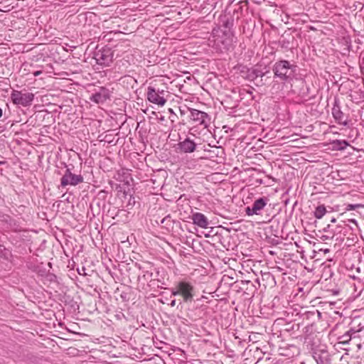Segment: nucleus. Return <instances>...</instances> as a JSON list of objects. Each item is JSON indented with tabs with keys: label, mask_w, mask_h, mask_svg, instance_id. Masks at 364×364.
<instances>
[{
	"label": "nucleus",
	"mask_w": 364,
	"mask_h": 364,
	"mask_svg": "<svg viewBox=\"0 0 364 364\" xmlns=\"http://www.w3.org/2000/svg\"><path fill=\"white\" fill-rule=\"evenodd\" d=\"M269 71L262 72V70L259 69H253L250 73H249V79L250 80H257L258 77H262L264 76Z\"/></svg>",
	"instance_id": "14"
},
{
	"label": "nucleus",
	"mask_w": 364,
	"mask_h": 364,
	"mask_svg": "<svg viewBox=\"0 0 364 364\" xmlns=\"http://www.w3.org/2000/svg\"><path fill=\"white\" fill-rule=\"evenodd\" d=\"M268 199L266 198H259L255 200L252 207L245 208V213L247 215H259L261 211L267 204Z\"/></svg>",
	"instance_id": "7"
},
{
	"label": "nucleus",
	"mask_w": 364,
	"mask_h": 364,
	"mask_svg": "<svg viewBox=\"0 0 364 364\" xmlns=\"http://www.w3.org/2000/svg\"><path fill=\"white\" fill-rule=\"evenodd\" d=\"M192 220L194 225L202 228H207L208 226V218L200 213H195L192 215Z\"/></svg>",
	"instance_id": "10"
},
{
	"label": "nucleus",
	"mask_w": 364,
	"mask_h": 364,
	"mask_svg": "<svg viewBox=\"0 0 364 364\" xmlns=\"http://www.w3.org/2000/svg\"><path fill=\"white\" fill-rule=\"evenodd\" d=\"M11 98L14 104L26 107L31 104L33 100L34 95L31 92H22L17 90H13L11 94Z\"/></svg>",
	"instance_id": "4"
},
{
	"label": "nucleus",
	"mask_w": 364,
	"mask_h": 364,
	"mask_svg": "<svg viewBox=\"0 0 364 364\" xmlns=\"http://www.w3.org/2000/svg\"><path fill=\"white\" fill-rule=\"evenodd\" d=\"M337 143L340 145V149H344L349 145L348 143L345 140H338L337 141Z\"/></svg>",
	"instance_id": "17"
},
{
	"label": "nucleus",
	"mask_w": 364,
	"mask_h": 364,
	"mask_svg": "<svg viewBox=\"0 0 364 364\" xmlns=\"http://www.w3.org/2000/svg\"><path fill=\"white\" fill-rule=\"evenodd\" d=\"M95 59L97 63L100 65L109 66L112 63V58L109 54H105L103 52L97 53Z\"/></svg>",
	"instance_id": "12"
},
{
	"label": "nucleus",
	"mask_w": 364,
	"mask_h": 364,
	"mask_svg": "<svg viewBox=\"0 0 364 364\" xmlns=\"http://www.w3.org/2000/svg\"><path fill=\"white\" fill-rule=\"evenodd\" d=\"M363 63H364V57H363Z\"/></svg>",
	"instance_id": "25"
},
{
	"label": "nucleus",
	"mask_w": 364,
	"mask_h": 364,
	"mask_svg": "<svg viewBox=\"0 0 364 364\" xmlns=\"http://www.w3.org/2000/svg\"><path fill=\"white\" fill-rule=\"evenodd\" d=\"M83 182V177L79 174H74L71 172L70 168L65 170V173L60 179V184L63 187L67 186H77Z\"/></svg>",
	"instance_id": "6"
},
{
	"label": "nucleus",
	"mask_w": 364,
	"mask_h": 364,
	"mask_svg": "<svg viewBox=\"0 0 364 364\" xmlns=\"http://www.w3.org/2000/svg\"><path fill=\"white\" fill-rule=\"evenodd\" d=\"M314 358L317 364H331V357L326 350H318L314 352Z\"/></svg>",
	"instance_id": "9"
},
{
	"label": "nucleus",
	"mask_w": 364,
	"mask_h": 364,
	"mask_svg": "<svg viewBox=\"0 0 364 364\" xmlns=\"http://www.w3.org/2000/svg\"><path fill=\"white\" fill-rule=\"evenodd\" d=\"M170 305H171L172 307H173V306L176 305V300H175V299L172 300V301H171V304H170Z\"/></svg>",
	"instance_id": "21"
},
{
	"label": "nucleus",
	"mask_w": 364,
	"mask_h": 364,
	"mask_svg": "<svg viewBox=\"0 0 364 364\" xmlns=\"http://www.w3.org/2000/svg\"><path fill=\"white\" fill-rule=\"evenodd\" d=\"M326 212V207L323 205H318L314 211V216L318 219H321L325 215Z\"/></svg>",
	"instance_id": "15"
},
{
	"label": "nucleus",
	"mask_w": 364,
	"mask_h": 364,
	"mask_svg": "<svg viewBox=\"0 0 364 364\" xmlns=\"http://www.w3.org/2000/svg\"><path fill=\"white\" fill-rule=\"evenodd\" d=\"M348 222H349V223H353V224L355 225V226H356V227L358 226V225H357V222H356V220H354V219L348 220Z\"/></svg>",
	"instance_id": "19"
},
{
	"label": "nucleus",
	"mask_w": 364,
	"mask_h": 364,
	"mask_svg": "<svg viewBox=\"0 0 364 364\" xmlns=\"http://www.w3.org/2000/svg\"><path fill=\"white\" fill-rule=\"evenodd\" d=\"M332 114H333V117H334V119H336V122H338V123L341 124H343V125H346L347 124V122L346 121H343V112L341 110L340 107L338 106H334L332 109Z\"/></svg>",
	"instance_id": "13"
},
{
	"label": "nucleus",
	"mask_w": 364,
	"mask_h": 364,
	"mask_svg": "<svg viewBox=\"0 0 364 364\" xmlns=\"http://www.w3.org/2000/svg\"><path fill=\"white\" fill-rule=\"evenodd\" d=\"M2 114H3V112H2L1 108L0 107V118L2 117Z\"/></svg>",
	"instance_id": "22"
},
{
	"label": "nucleus",
	"mask_w": 364,
	"mask_h": 364,
	"mask_svg": "<svg viewBox=\"0 0 364 364\" xmlns=\"http://www.w3.org/2000/svg\"><path fill=\"white\" fill-rule=\"evenodd\" d=\"M180 150L184 153H192L196 150V144L189 138H186L184 141L178 143Z\"/></svg>",
	"instance_id": "11"
},
{
	"label": "nucleus",
	"mask_w": 364,
	"mask_h": 364,
	"mask_svg": "<svg viewBox=\"0 0 364 364\" xmlns=\"http://www.w3.org/2000/svg\"><path fill=\"white\" fill-rule=\"evenodd\" d=\"M195 287L191 282L181 280L171 289L172 296H181L183 302H191L195 296Z\"/></svg>",
	"instance_id": "1"
},
{
	"label": "nucleus",
	"mask_w": 364,
	"mask_h": 364,
	"mask_svg": "<svg viewBox=\"0 0 364 364\" xmlns=\"http://www.w3.org/2000/svg\"><path fill=\"white\" fill-rule=\"evenodd\" d=\"M360 205H348V210H354L355 207H360Z\"/></svg>",
	"instance_id": "18"
},
{
	"label": "nucleus",
	"mask_w": 364,
	"mask_h": 364,
	"mask_svg": "<svg viewBox=\"0 0 364 364\" xmlns=\"http://www.w3.org/2000/svg\"><path fill=\"white\" fill-rule=\"evenodd\" d=\"M342 343H346L351 338V333L350 331L346 332L345 334H343L341 338Z\"/></svg>",
	"instance_id": "16"
},
{
	"label": "nucleus",
	"mask_w": 364,
	"mask_h": 364,
	"mask_svg": "<svg viewBox=\"0 0 364 364\" xmlns=\"http://www.w3.org/2000/svg\"><path fill=\"white\" fill-rule=\"evenodd\" d=\"M41 73H42L41 70H38V71H36V72L33 73V75L34 76H38V75H39Z\"/></svg>",
	"instance_id": "20"
},
{
	"label": "nucleus",
	"mask_w": 364,
	"mask_h": 364,
	"mask_svg": "<svg viewBox=\"0 0 364 364\" xmlns=\"http://www.w3.org/2000/svg\"><path fill=\"white\" fill-rule=\"evenodd\" d=\"M274 76L283 81H288L293 78L296 66L291 65L288 60L277 61L273 65Z\"/></svg>",
	"instance_id": "2"
},
{
	"label": "nucleus",
	"mask_w": 364,
	"mask_h": 364,
	"mask_svg": "<svg viewBox=\"0 0 364 364\" xmlns=\"http://www.w3.org/2000/svg\"><path fill=\"white\" fill-rule=\"evenodd\" d=\"M110 97V91L104 87H100L99 90L95 92L91 97L90 100L97 104H102Z\"/></svg>",
	"instance_id": "8"
},
{
	"label": "nucleus",
	"mask_w": 364,
	"mask_h": 364,
	"mask_svg": "<svg viewBox=\"0 0 364 364\" xmlns=\"http://www.w3.org/2000/svg\"><path fill=\"white\" fill-rule=\"evenodd\" d=\"M259 82H260V84H261V85H262V84H263V83H262V79H261V80H260Z\"/></svg>",
	"instance_id": "23"
},
{
	"label": "nucleus",
	"mask_w": 364,
	"mask_h": 364,
	"mask_svg": "<svg viewBox=\"0 0 364 364\" xmlns=\"http://www.w3.org/2000/svg\"><path fill=\"white\" fill-rule=\"evenodd\" d=\"M166 93V91L164 90L149 86L147 89V100L153 104L162 107L167 101L165 97Z\"/></svg>",
	"instance_id": "3"
},
{
	"label": "nucleus",
	"mask_w": 364,
	"mask_h": 364,
	"mask_svg": "<svg viewBox=\"0 0 364 364\" xmlns=\"http://www.w3.org/2000/svg\"><path fill=\"white\" fill-rule=\"evenodd\" d=\"M336 221V219H332L331 222H335Z\"/></svg>",
	"instance_id": "24"
},
{
	"label": "nucleus",
	"mask_w": 364,
	"mask_h": 364,
	"mask_svg": "<svg viewBox=\"0 0 364 364\" xmlns=\"http://www.w3.org/2000/svg\"><path fill=\"white\" fill-rule=\"evenodd\" d=\"M190 119L196 124L200 125L203 128L208 127L210 124L209 115L204 112L196 109H190Z\"/></svg>",
	"instance_id": "5"
}]
</instances>
